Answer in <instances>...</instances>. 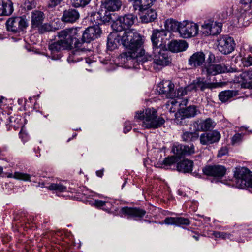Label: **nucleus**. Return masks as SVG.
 I'll return each instance as SVG.
<instances>
[{
  "label": "nucleus",
  "instance_id": "nucleus-1",
  "mask_svg": "<svg viewBox=\"0 0 252 252\" xmlns=\"http://www.w3.org/2000/svg\"><path fill=\"white\" fill-rule=\"evenodd\" d=\"M121 43L127 50L120 55L121 61L126 63L130 61L134 67L137 68V65L142 64L153 58L149 54H145L142 48V37L134 29H127L123 33H119Z\"/></svg>",
  "mask_w": 252,
  "mask_h": 252
},
{
  "label": "nucleus",
  "instance_id": "nucleus-2",
  "mask_svg": "<svg viewBox=\"0 0 252 252\" xmlns=\"http://www.w3.org/2000/svg\"><path fill=\"white\" fill-rule=\"evenodd\" d=\"M135 118L142 122V126L146 129H156L161 127L165 123L162 117H158L157 111L153 108L146 109L145 111L137 112Z\"/></svg>",
  "mask_w": 252,
  "mask_h": 252
},
{
  "label": "nucleus",
  "instance_id": "nucleus-3",
  "mask_svg": "<svg viewBox=\"0 0 252 252\" xmlns=\"http://www.w3.org/2000/svg\"><path fill=\"white\" fill-rule=\"evenodd\" d=\"M80 29V28H66L58 32V37L68 49H70L73 42L81 33Z\"/></svg>",
  "mask_w": 252,
  "mask_h": 252
},
{
  "label": "nucleus",
  "instance_id": "nucleus-4",
  "mask_svg": "<svg viewBox=\"0 0 252 252\" xmlns=\"http://www.w3.org/2000/svg\"><path fill=\"white\" fill-rule=\"evenodd\" d=\"M234 175L237 188L242 189L248 187L252 188V179L251 178V172L248 168L245 167L237 168Z\"/></svg>",
  "mask_w": 252,
  "mask_h": 252
},
{
  "label": "nucleus",
  "instance_id": "nucleus-5",
  "mask_svg": "<svg viewBox=\"0 0 252 252\" xmlns=\"http://www.w3.org/2000/svg\"><path fill=\"white\" fill-rule=\"evenodd\" d=\"M199 32L198 25L193 22L183 21L180 22L179 34L183 38H190L196 36Z\"/></svg>",
  "mask_w": 252,
  "mask_h": 252
},
{
  "label": "nucleus",
  "instance_id": "nucleus-6",
  "mask_svg": "<svg viewBox=\"0 0 252 252\" xmlns=\"http://www.w3.org/2000/svg\"><path fill=\"white\" fill-rule=\"evenodd\" d=\"M235 42L233 37L228 35L220 36L217 40V47L222 54L227 55L235 49Z\"/></svg>",
  "mask_w": 252,
  "mask_h": 252
},
{
  "label": "nucleus",
  "instance_id": "nucleus-7",
  "mask_svg": "<svg viewBox=\"0 0 252 252\" xmlns=\"http://www.w3.org/2000/svg\"><path fill=\"white\" fill-rule=\"evenodd\" d=\"M154 65L159 66L161 68L171 63V57L166 50L162 49L161 47L153 49Z\"/></svg>",
  "mask_w": 252,
  "mask_h": 252
},
{
  "label": "nucleus",
  "instance_id": "nucleus-8",
  "mask_svg": "<svg viewBox=\"0 0 252 252\" xmlns=\"http://www.w3.org/2000/svg\"><path fill=\"white\" fill-rule=\"evenodd\" d=\"M27 20L22 17H12L7 20V30L13 33H19L23 31L28 26Z\"/></svg>",
  "mask_w": 252,
  "mask_h": 252
},
{
  "label": "nucleus",
  "instance_id": "nucleus-9",
  "mask_svg": "<svg viewBox=\"0 0 252 252\" xmlns=\"http://www.w3.org/2000/svg\"><path fill=\"white\" fill-rule=\"evenodd\" d=\"M202 172L205 175L219 180L226 175L227 168L220 164L208 165L203 168Z\"/></svg>",
  "mask_w": 252,
  "mask_h": 252
},
{
  "label": "nucleus",
  "instance_id": "nucleus-10",
  "mask_svg": "<svg viewBox=\"0 0 252 252\" xmlns=\"http://www.w3.org/2000/svg\"><path fill=\"white\" fill-rule=\"evenodd\" d=\"M120 214L127 219L141 220L146 214V211L137 207H124L121 209Z\"/></svg>",
  "mask_w": 252,
  "mask_h": 252
},
{
  "label": "nucleus",
  "instance_id": "nucleus-11",
  "mask_svg": "<svg viewBox=\"0 0 252 252\" xmlns=\"http://www.w3.org/2000/svg\"><path fill=\"white\" fill-rule=\"evenodd\" d=\"M198 113L199 110L195 105H190L185 108L181 109L175 114V121L177 124L181 123V120L185 118L195 117Z\"/></svg>",
  "mask_w": 252,
  "mask_h": 252
},
{
  "label": "nucleus",
  "instance_id": "nucleus-12",
  "mask_svg": "<svg viewBox=\"0 0 252 252\" xmlns=\"http://www.w3.org/2000/svg\"><path fill=\"white\" fill-rule=\"evenodd\" d=\"M48 49L50 52L49 56L52 60H59L61 58V52L64 50H68L67 47L59 39L58 41H52L49 43Z\"/></svg>",
  "mask_w": 252,
  "mask_h": 252
},
{
  "label": "nucleus",
  "instance_id": "nucleus-13",
  "mask_svg": "<svg viewBox=\"0 0 252 252\" xmlns=\"http://www.w3.org/2000/svg\"><path fill=\"white\" fill-rule=\"evenodd\" d=\"M214 87V84L210 82L204 77H199L193 81L192 83L188 85L189 89L197 92L203 91L206 89H212Z\"/></svg>",
  "mask_w": 252,
  "mask_h": 252
},
{
  "label": "nucleus",
  "instance_id": "nucleus-14",
  "mask_svg": "<svg viewBox=\"0 0 252 252\" xmlns=\"http://www.w3.org/2000/svg\"><path fill=\"white\" fill-rule=\"evenodd\" d=\"M221 135L217 130L202 133L199 136L200 143L203 145H208L217 143L220 140Z\"/></svg>",
  "mask_w": 252,
  "mask_h": 252
},
{
  "label": "nucleus",
  "instance_id": "nucleus-15",
  "mask_svg": "<svg viewBox=\"0 0 252 252\" xmlns=\"http://www.w3.org/2000/svg\"><path fill=\"white\" fill-rule=\"evenodd\" d=\"M101 33V30L98 25L89 27L82 33L83 40L86 41V43H89L99 37Z\"/></svg>",
  "mask_w": 252,
  "mask_h": 252
},
{
  "label": "nucleus",
  "instance_id": "nucleus-16",
  "mask_svg": "<svg viewBox=\"0 0 252 252\" xmlns=\"http://www.w3.org/2000/svg\"><path fill=\"white\" fill-rule=\"evenodd\" d=\"M227 71V68L225 65L220 64L208 63L202 68V72L206 73L207 76H215Z\"/></svg>",
  "mask_w": 252,
  "mask_h": 252
},
{
  "label": "nucleus",
  "instance_id": "nucleus-17",
  "mask_svg": "<svg viewBox=\"0 0 252 252\" xmlns=\"http://www.w3.org/2000/svg\"><path fill=\"white\" fill-rule=\"evenodd\" d=\"M159 93L165 95L167 98H173L175 96L174 94V85L169 80L161 82L159 85Z\"/></svg>",
  "mask_w": 252,
  "mask_h": 252
},
{
  "label": "nucleus",
  "instance_id": "nucleus-18",
  "mask_svg": "<svg viewBox=\"0 0 252 252\" xmlns=\"http://www.w3.org/2000/svg\"><path fill=\"white\" fill-rule=\"evenodd\" d=\"M188 47V43L184 40H173L168 44L169 50L174 53L185 51Z\"/></svg>",
  "mask_w": 252,
  "mask_h": 252
},
{
  "label": "nucleus",
  "instance_id": "nucleus-19",
  "mask_svg": "<svg viewBox=\"0 0 252 252\" xmlns=\"http://www.w3.org/2000/svg\"><path fill=\"white\" fill-rule=\"evenodd\" d=\"M79 13L77 10L69 9L64 11L62 20L65 23H73L79 19Z\"/></svg>",
  "mask_w": 252,
  "mask_h": 252
},
{
  "label": "nucleus",
  "instance_id": "nucleus-20",
  "mask_svg": "<svg viewBox=\"0 0 252 252\" xmlns=\"http://www.w3.org/2000/svg\"><path fill=\"white\" fill-rule=\"evenodd\" d=\"M122 5L121 0H105L102 1L101 8H104L111 12L119 11Z\"/></svg>",
  "mask_w": 252,
  "mask_h": 252
},
{
  "label": "nucleus",
  "instance_id": "nucleus-21",
  "mask_svg": "<svg viewBox=\"0 0 252 252\" xmlns=\"http://www.w3.org/2000/svg\"><path fill=\"white\" fill-rule=\"evenodd\" d=\"M75 40V49L70 53V58L71 59H73L75 55H82V54H85L87 51H89L85 47L84 44L86 41L83 40V37L81 39L77 38V39Z\"/></svg>",
  "mask_w": 252,
  "mask_h": 252
},
{
  "label": "nucleus",
  "instance_id": "nucleus-22",
  "mask_svg": "<svg viewBox=\"0 0 252 252\" xmlns=\"http://www.w3.org/2000/svg\"><path fill=\"white\" fill-rule=\"evenodd\" d=\"M205 59V54L202 52H197L189 59V64L193 67L200 66L204 63Z\"/></svg>",
  "mask_w": 252,
  "mask_h": 252
},
{
  "label": "nucleus",
  "instance_id": "nucleus-23",
  "mask_svg": "<svg viewBox=\"0 0 252 252\" xmlns=\"http://www.w3.org/2000/svg\"><path fill=\"white\" fill-rule=\"evenodd\" d=\"M164 223L168 225H173L177 226L182 225H189L190 224V221L188 218L182 217H167L165 219Z\"/></svg>",
  "mask_w": 252,
  "mask_h": 252
},
{
  "label": "nucleus",
  "instance_id": "nucleus-24",
  "mask_svg": "<svg viewBox=\"0 0 252 252\" xmlns=\"http://www.w3.org/2000/svg\"><path fill=\"white\" fill-rule=\"evenodd\" d=\"M120 42L119 34L117 32H112L109 34L107 38V49L113 51L118 47Z\"/></svg>",
  "mask_w": 252,
  "mask_h": 252
},
{
  "label": "nucleus",
  "instance_id": "nucleus-25",
  "mask_svg": "<svg viewBox=\"0 0 252 252\" xmlns=\"http://www.w3.org/2000/svg\"><path fill=\"white\" fill-rule=\"evenodd\" d=\"M166 32L164 30H153L151 37L153 44V49L156 47H161V44L158 45L160 40H162V37L166 36Z\"/></svg>",
  "mask_w": 252,
  "mask_h": 252
},
{
  "label": "nucleus",
  "instance_id": "nucleus-26",
  "mask_svg": "<svg viewBox=\"0 0 252 252\" xmlns=\"http://www.w3.org/2000/svg\"><path fill=\"white\" fill-rule=\"evenodd\" d=\"M13 4L10 0H3L0 4V16H9L13 12Z\"/></svg>",
  "mask_w": 252,
  "mask_h": 252
},
{
  "label": "nucleus",
  "instance_id": "nucleus-27",
  "mask_svg": "<svg viewBox=\"0 0 252 252\" xmlns=\"http://www.w3.org/2000/svg\"><path fill=\"white\" fill-rule=\"evenodd\" d=\"M111 11H108L104 8H101L100 11L96 15L97 20L100 21L97 22L98 24L110 22L112 19V15L114 14L111 13Z\"/></svg>",
  "mask_w": 252,
  "mask_h": 252
},
{
  "label": "nucleus",
  "instance_id": "nucleus-28",
  "mask_svg": "<svg viewBox=\"0 0 252 252\" xmlns=\"http://www.w3.org/2000/svg\"><path fill=\"white\" fill-rule=\"evenodd\" d=\"M141 19L143 22H151L157 18V14L155 10L150 8L143 9Z\"/></svg>",
  "mask_w": 252,
  "mask_h": 252
},
{
  "label": "nucleus",
  "instance_id": "nucleus-29",
  "mask_svg": "<svg viewBox=\"0 0 252 252\" xmlns=\"http://www.w3.org/2000/svg\"><path fill=\"white\" fill-rule=\"evenodd\" d=\"M193 166L192 161L184 159L177 164V168L179 171L183 173H189L192 171Z\"/></svg>",
  "mask_w": 252,
  "mask_h": 252
},
{
  "label": "nucleus",
  "instance_id": "nucleus-30",
  "mask_svg": "<svg viewBox=\"0 0 252 252\" xmlns=\"http://www.w3.org/2000/svg\"><path fill=\"white\" fill-rule=\"evenodd\" d=\"M39 186L43 188L46 187L48 189L51 190H55L59 192H64L67 191V188L63 184L59 183H53L49 186H45L44 182L39 183Z\"/></svg>",
  "mask_w": 252,
  "mask_h": 252
},
{
  "label": "nucleus",
  "instance_id": "nucleus-31",
  "mask_svg": "<svg viewBox=\"0 0 252 252\" xmlns=\"http://www.w3.org/2000/svg\"><path fill=\"white\" fill-rule=\"evenodd\" d=\"M44 14L40 11H34L32 12V24L34 27H38L42 24Z\"/></svg>",
  "mask_w": 252,
  "mask_h": 252
},
{
  "label": "nucleus",
  "instance_id": "nucleus-32",
  "mask_svg": "<svg viewBox=\"0 0 252 252\" xmlns=\"http://www.w3.org/2000/svg\"><path fill=\"white\" fill-rule=\"evenodd\" d=\"M199 137L198 133L195 131L183 130L181 138L183 141L190 142L196 140Z\"/></svg>",
  "mask_w": 252,
  "mask_h": 252
},
{
  "label": "nucleus",
  "instance_id": "nucleus-33",
  "mask_svg": "<svg viewBox=\"0 0 252 252\" xmlns=\"http://www.w3.org/2000/svg\"><path fill=\"white\" fill-rule=\"evenodd\" d=\"M216 123L211 118H209L205 120L201 121L198 124L200 130L202 131H206L214 127Z\"/></svg>",
  "mask_w": 252,
  "mask_h": 252
},
{
  "label": "nucleus",
  "instance_id": "nucleus-34",
  "mask_svg": "<svg viewBox=\"0 0 252 252\" xmlns=\"http://www.w3.org/2000/svg\"><path fill=\"white\" fill-rule=\"evenodd\" d=\"M119 18L124 25L125 28L126 29L132 26L134 23L136 17L131 14H126L123 16L120 17Z\"/></svg>",
  "mask_w": 252,
  "mask_h": 252
},
{
  "label": "nucleus",
  "instance_id": "nucleus-35",
  "mask_svg": "<svg viewBox=\"0 0 252 252\" xmlns=\"http://www.w3.org/2000/svg\"><path fill=\"white\" fill-rule=\"evenodd\" d=\"M237 92L233 90H226L222 91L219 94L220 100L222 102H225L232 97L236 96Z\"/></svg>",
  "mask_w": 252,
  "mask_h": 252
},
{
  "label": "nucleus",
  "instance_id": "nucleus-36",
  "mask_svg": "<svg viewBox=\"0 0 252 252\" xmlns=\"http://www.w3.org/2000/svg\"><path fill=\"white\" fill-rule=\"evenodd\" d=\"M180 24V22L172 19H168L165 21L164 26L167 30L177 32L179 33Z\"/></svg>",
  "mask_w": 252,
  "mask_h": 252
},
{
  "label": "nucleus",
  "instance_id": "nucleus-37",
  "mask_svg": "<svg viewBox=\"0 0 252 252\" xmlns=\"http://www.w3.org/2000/svg\"><path fill=\"white\" fill-rule=\"evenodd\" d=\"M8 178H13L16 179L22 180L27 181H30L31 176L27 173H24L19 172H15L14 174L9 173L7 175Z\"/></svg>",
  "mask_w": 252,
  "mask_h": 252
},
{
  "label": "nucleus",
  "instance_id": "nucleus-38",
  "mask_svg": "<svg viewBox=\"0 0 252 252\" xmlns=\"http://www.w3.org/2000/svg\"><path fill=\"white\" fill-rule=\"evenodd\" d=\"M111 27L113 30V32H117L118 33H123L126 30L125 26L122 24L120 19L119 18L116 21H114L111 25Z\"/></svg>",
  "mask_w": 252,
  "mask_h": 252
},
{
  "label": "nucleus",
  "instance_id": "nucleus-39",
  "mask_svg": "<svg viewBox=\"0 0 252 252\" xmlns=\"http://www.w3.org/2000/svg\"><path fill=\"white\" fill-rule=\"evenodd\" d=\"M192 89H189L188 88V86L185 87H181L179 88L178 90H177L175 92L174 91V94H175V96H173L174 97H177V98H181L183 96H185V95H187L188 94L189 92H191Z\"/></svg>",
  "mask_w": 252,
  "mask_h": 252
},
{
  "label": "nucleus",
  "instance_id": "nucleus-40",
  "mask_svg": "<svg viewBox=\"0 0 252 252\" xmlns=\"http://www.w3.org/2000/svg\"><path fill=\"white\" fill-rule=\"evenodd\" d=\"M184 148H185L184 145L176 143L172 146V151L178 157H181L184 156Z\"/></svg>",
  "mask_w": 252,
  "mask_h": 252
},
{
  "label": "nucleus",
  "instance_id": "nucleus-41",
  "mask_svg": "<svg viewBox=\"0 0 252 252\" xmlns=\"http://www.w3.org/2000/svg\"><path fill=\"white\" fill-rule=\"evenodd\" d=\"M221 24L211 23V32L209 33L212 35L220 33L221 31Z\"/></svg>",
  "mask_w": 252,
  "mask_h": 252
},
{
  "label": "nucleus",
  "instance_id": "nucleus-42",
  "mask_svg": "<svg viewBox=\"0 0 252 252\" xmlns=\"http://www.w3.org/2000/svg\"><path fill=\"white\" fill-rule=\"evenodd\" d=\"M91 0H71L72 6L74 7H84L88 5Z\"/></svg>",
  "mask_w": 252,
  "mask_h": 252
},
{
  "label": "nucleus",
  "instance_id": "nucleus-43",
  "mask_svg": "<svg viewBox=\"0 0 252 252\" xmlns=\"http://www.w3.org/2000/svg\"><path fill=\"white\" fill-rule=\"evenodd\" d=\"M212 235L216 238H221L223 239H230L231 235L224 232L213 231Z\"/></svg>",
  "mask_w": 252,
  "mask_h": 252
},
{
  "label": "nucleus",
  "instance_id": "nucleus-44",
  "mask_svg": "<svg viewBox=\"0 0 252 252\" xmlns=\"http://www.w3.org/2000/svg\"><path fill=\"white\" fill-rule=\"evenodd\" d=\"M240 77L243 81L249 82L252 79V71H248L242 72Z\"/></svg>",
  "mask_w": 252,
  "mask_h": 252
},
{
  "label": "nucleus",
  "instance_id": "nucleus-45",
  "mask_svg": "<svg viewBox=\"0 0 252 252\" xmlns=\"http://www.w3.org/2000/svg\"><path fill=\"white\" fill-rule=\"evenodd\" d=\"M184 156L190 155L195 153V147L193 144H191L190 146L184 145Z\"/></svg>",
  "mask_w": 252,
  "mask_h": 252
},
{
  "label": "nucleus",
  "instance_id": "nucleus-46",
  "mask_svg": "<svg viewBox=\"0 0 252 252\" xmlns=\"http://www.w3.org/2000/svg\"><path fill=\"white\" fill-rule=\"evenodd\" d=\"M19 137L22 140V141L23 142V143H25L26 142L28 141L30 137L29 134L27 133L26 131L24 129V127H22L21 129V130L19 133Z\"/></svg>",
  "mask_w": 252,
  "mask_h": 252
},
{
  "label": "nucleus",
  "instance_id": "nucleus-47",
  "mask_svg": "<svg viewBox=\"0 0 252 252\" xmlns=\"http://www.w3.org/2000/svg\"><path fill=\"white\" fill-rule=\"evenodd\" d=\"M211 23H205L202 25V32L205 36L211 35L209 32H211Z\"/></svg>",
  "mask_w": 252,
  "mask_h": 252
},
{
  "label": "nucleus",
  "instance_id": "nucleus-48",
  "mask_svg": "<svg viewBox=\"0 0 252 252\" xmlns=\"http://www.w3.org/2000/svg\"><path fill=\"white\" fill-rule=\"evenodd\" d=\"M176 158L175 156H171L165 158L163 161V163L165 165H171L175 163Z\"/></svg>",
  "mask_w": 252,
  "mask_h": 252
},
{
  "label": "nucleus",
  "instance_id": "nucleus-49",
  "mask_svg": "<svg viewBox=\"0 0 252 252\" xmlns=\"http://www.w3.org/2000/svg\"><path fill=\"white\" fill-rule=\"evenodd\" d=\"M243 135L240 133H236L232 137L231 143L233 145L238 143L242 141Z\"/></svg>",
  "mask_w": 252,
  "mask_h": 252
},
{
  "label": "nucleus",
  "instance_id": "nucleus-50",
  "mask_svg": "<svg viewBox=\"0 0 252 252\" xmlns=\"http://www.w3.org/2000/svg\"><path fill=\"white\" fill-rule=\"evenodd\" d=\"M242 62L245 66H250L252 65V57L248 55L242 59Z\"/></svg>",
  "mask_w": 252,
  "mask_h": 252
},
{
  "label": "nucleus",
  "instance_id": "nucleus-51",
  "mask_svg": "<svg viewBox=\"0 0 252 252\" xmlns=\"http://www.w3.org/2000/svg\"><path fill=\"white\" fill-rule=\"evenodd\" d=\"M113 202L108 201H105L103 210L109 212L113 209Z\"/></svg>",
  "mask_w": 252,
  "mask_h": 252
},
{
  "label": "nucleus",
  "instance_id": "nucleus-52",
  "mask_svg": "<svg viewBox=\"0 0 252 252\" xmlns=\"http://www.w3.org/2000/svg\"><path fill=\"white\" fill-rule=\"evenodd\" d=\"M83 55L84 54H82V55H75L74 56L73 59H71L69 55L68 58V61L69 62H77L80 61L82 60V58L84 57Z\"/></svg>",
  "mask_w": 252,
  "mask_h": 252
},
{
  "label": "nucleus",
  "instance_id": "nucleus-53",
  "mask_svg": "<svg viewBox=\"0 0 252 252\" xmlns=\"http://www.w3.org/2000/svg\"><path fill=\"white\" fill-rule=\"evenodd\" d=\"M105 201L99 200H94L93 204L97 207L101 208L103 209V206L104 205Z\"/></svg>",
  "mask_w": 252,
  "mask_h": 252
},
{
  "label": "nucleus",
  "instance_id": "nucleus-54",
  "mask_svg": "<svg viewBox=\"0 0 252 252\" xmlns=\"http://www.w3.org/2000/svg\"><path fill=\"white\" fill-rule=\"evenodd\" d=\"M178 105L179 104L178 102L174 99L170 100L166 103V106H167L168 107H170V105H172V106H174L177 108H178Z\"/></svg>",
  "mask_w": 252,
  "mask_h": 252
},
{
  "label": "nucleus",
  "instance_id": "nucleus-55",
  "mask_svg": "<svg viewBox=\"0 0 252 252\" xmlns=\"http://www.w3.org/2000/svg\"><path fill=\"white\" fill-rule=\"evenodd\" d=\"M132 128V126L131 124L129 122H126L124 128V132L125 133L128 132Z\"/></svg>",
  "mask_w": 252,
  "mask_h": 252
},
{
  "label": "nucleus",
  "instance_id": "nucleus-56",
  "mask_svg": "<svg viewBox=\"0 0 252 252\" xmlns=\"http://www.w3.org/2000/svg\"><path fill=\"white\" fill-rule=\"evenodd\" d=\"M228 153V150L226 147H222L218 152V157H221L225 155Z\"/></svg>",
  "mask_w": 252,
  "mask_h": 252
},
{
  "label": "nucleus",
  "instance_id": "nucleus-57",
  "mask_svg": "<svg viewBox=\"0 0 252 252\" xmlns=\"http://www.w3.org/2000/svg\"><path fill=\"white\" fill-rule=\"evenodd\" d=\"M62 0H50L49 5L50 7H54L60 4Z\"/></svg>",
  "mask_w": 252,
  "mask_h": 252
},
{
  "label": "nucleus",
  "instance_id": "nucleus-58",
  "mask_svg": "<svg viewBox=\"0 0 252 252\" xmlns=\"http://www.w3.org/2000/svg\"><path fill=\"white\" fill-rule=\"evenodd\" d=\"M83 194L86 196V198L95 197L96 195V193L89 190H87L85 192L83 193Z\"/></svg>",
  "mask_w": 252,
  "mask_h": 252
},
{
  "label": "nucleus",
  "instance_id": "nucleus-59",
  "mask_svg": "<svg viewBox=\"0 0 252 252\" xmlns=\"http://www.w3.org/2000/svg\"><path fill=\"white\" fill-rule=\"evenodd\" d=\"M214 60H215L214 55L212 53H210V54L209 55V57L207 59L208 63H211L212 62H213Z\"/></svg>",
  "mask_w": 252,
  "mask_h": 252
},
{
  "label": "nucleus",
  "instance_id": "nucleus-60",
  "mask_svg": "<svg viewBox=\"0 0 252 252\" xmlns=\"http://www.w3.org/2000/svg\"><path fill=\"white\" fill-rule=\"evenodd\" d=\"M167 109H169V112L171 113H174L176 111V110L177 109V108L175 107L174 106H172V105H170V107H168L166 106Z\"/></svg>",
  "mask_w": 252,
  "mask_h": 252
},
{
  "label": "nucleus",
  "instance_id": "nucleus-61",
  "mask_svg": "<svg viewBox=\"0 0 252 252\" xmlns=\"http://www.w3.org/2000/svg\"><path fill=\"white\" fill-rule=\"evenodd\" d=\"M96 174L98 177H102L103 175V170H99L96 171Z\"/></svg>",
  "mask_w": 252,
  "mask_h": 252
},
{
  "label": "nucleus",
  "instance_id": "nucleus-62",
  "mask_svg": "<svg viewBox=\"0 0 252 252\" xmlns=\"http://www.w3.org/2000/svg\"><path fill=\"white\" fill-rule=\"evenodd\" d=\"M241 1V3L243 4H247L249 3H251V1H249V0H240Z\"/></svg>",
  "mask_w": 252,
  "mask_h": 252
},
{
  "label": "nucleus",
  "instance_id": "nucleus-63",
  "mask_svg": "<svg viewBox=\"0 0 252 252\" xmlns=\"http://www.w3.org/2000/svg\"><path fill=\"white\" fill-rule=\"evenodd\" d=\"M199 236L200 235H194L193 236V237L196 240V241H198L199 240Z\"/></svg>",
  "mask_w": 252,
  "mask_h": 252
},
{
  "label": "nucleus",
  "instance_id": "nucleus-64",
  "mask_svg": "<svg viewBox=\"0 0 252 252\" xmlns=\"http://www.w3.org/2000/svg\"><path fill=\"white\" fill-rule=\"evenodd\" d=\"M18 103H19V104H20V105H21V104H22V103H23V99H18Z\"/></svg>",
  "mask_w": 252,
  "mask_h": 252
}]
</instances>
